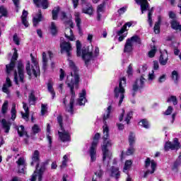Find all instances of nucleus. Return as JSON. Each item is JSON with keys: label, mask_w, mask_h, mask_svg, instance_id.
<instances>
[{"label": "nucleus", "mask_w": 181, "mask_h": 181, "mask_svg": "<svg viewBox=\"0 0 181 181\" xmlns=\"http://www.w3.org/2000/svg\"><path fill=\"white\" fill-rule=\"evenodd\" d=\"M60 47H61V53H66L67 56L71 55V50H73V48L71 47V44L70 42H67L66 41H64L60 43Z\"/></svg>", "instance_id": "14"}, {"label": "nucleus", "mask_w": 181, "mask_h": 181, "mask_svg": "<svg viewBox=\"0 0 181 181\" xmlns=\"http://www.w3.org/2000/svg\"><path fill=\"white\" fill-rule=\"evenodd\" d=\"M139 125L140 127H143V128H146V129H148L151 125L149 124V122L146 120V119H143L139 122Z\"/></svg>", "instance_id": "37"}, {"label": "nucleus", "mask_w": 181, "mask_h": 181, "mask_svg": "<svg viewBox=\"0 0 181 181\" xmlns=\"http://www.w3.org/2000/svg\"><path fill=\"white\" fill-rule=\"evenodd\" d=\"M42 21H43V16H42V11L39 10L38 13L33 17V26H37L39 22H42Z\"/></svg>", "instance_id": "26"}, {"label": "nucleus", "mask_w": 181, "mask_h": 181, "mask_svg": "<svg viewBox=\"0 0 181 181\" xmlns=\"http://www.w3.org/2000/svg\"><path fill=\"white\" fill-rule=\"evenodd\" d=\"M134 152H135V148H134V146H130L126 153V155H127V156H129L130 155H132Z\"/></svg>", "instance_id": "56"}, {"label": "nucleus", "mask_w": 181, "mask_h": 181, "mask_svg": "<svg viewBox=\"0 0 181 181\" xmlns=\"http://www.w3.org/2000/svg\"><path fill=\"white\" fill-rule=\"evenodd\" d=\"M87 91L86 89H83L79 93V98L77 100L78 105H84L87 103Z\"/></svg>", "instance_id": "17"}, {"label": "nucleus", "mask_w": 181, "mask_h": 181, "mask_svg": "<svg viewBox=\"0 0 181 181\" xmlns=\"http://www.w3.org/2000/svg\"><path fill=\"white\" fill-rule=\"evenodd\" d=\"M49 29L52 35H56V33H57V26L54 23H51Z\"/></svg>", "instance_id": "46"}, {"label": "nucleus", "mask_w": 181, "mask_h": 181, "mask_svg": "<svg viewBox=\"0 0 181 181\" xmlns=\"http://www.w3.org/2000/svg\"><path fill=\"white\" fill-rule=\"evenodd\" d=\"M47 55L46 54V52H42V66L44 69H46V66H47Z\"/></svg>", "instance_id": "48"}, {"label": "nucleus", "mask_w": 181, "mask_h": 181, "mask_svg": "<svg viewBox=\"0 0 181 181\" xmlns=\"http://www.w3.org/2000/svg\"><path fill=\"white\" fill-rule=\"evenodd\" d=\"M1 124L4 129L5 130V132L8 134V132H9V130L11 129V122H6V119H3L1 120Z\"/></svg>", "instance_id": "31"}, {"label": "nucleus", "mask_w": 181, "mask_h": 181, "mask_svg": "<svg viewBox=\"0 0 181 181\" xmlns=\"http://www.w3.org/2000/svg\"><path fill=\"white\" fill-rule=\"evenodd\" d=\"M16 163H17L18 167V172L20 173H25V168L26 167V160H25V158L21 157L16 161Z\"/></svg>", "instance_id": "19"}, {"label": "nucleus", "mask_w": 181, "mask_h": 181, "mask_svg": "<svg viewBox=\"0 0 181 181\" xmlns=\"http://www.w3.org/2000/svg\"><path fill=\"white\" fill-rule=\"evenodd\" d=\"M156 165H157L156 161H155L154 160H151L150 158H147L145 160V168L148 169L151 166V170L146 171L144 175V177H146V175L148 173H151V175H152V173H155V171L156 170Z\"/></svg>", "instance_id": "12"}, {"label": "nucleus", "mask_w": 181, "mask_h": 181, "mask_svg": "<svg viewBox=\"0 0 181 181\" xmlns=\"http://www.w3.org/2000/svg\"><path fill=\"white\" fill-rule=\"evenodd\" d=\"M89 155L90 156V161L95 162L97 159V147L90 146L89 149Z\"/></svg>", "instance_id": "24"}, {"label": "nucleus", "mask_w": 181, "mask_h": 181, "mask_svg": "<svg viewBox=\"0 0 181 181\" xmlns=\"http://www.w3.org/2000/svg\"><path fill=\"white\" fill-rule=\"evenodd\" d=\"M47 90L49 93L52 95V98H54L56 97V93L54 92V89L53 88V83L49 82L47 83Z\"/></svg>", "instance_id": "36"}, {"label": "nucleus", "mask_w": 181, "mask_h": 181, "mask_svg": "<svg viewBox=\"0 0 181 181\" xmlns=\"http://www.w3.org/2000/svg\"><path fill=\"white\" fill-rule=\"evenodd\" d=\"M168 60H169L168 51H166V49H164L162 52H160L159 63L160 64H161V66H166V64H168Z\"/></svg>", "instance_id": "18"}, {"label": "nucleus", "mask_w": 181, "mask_h": 181, "mask_svg": "<svg viewBox=\"0 0 181 181\" xmlns=\"http://www.w3.org/2000/svg\"><path fill=\"white\" fill-rule=\"evenodd\" d=\"M172 77L175 83H177V81H179V74H177V71H173L172 73Z\"/></svg>", "instance_id": "52"}, {"label": "nucleus", "mask_w": 181, "mask_h": 181, "mask_svg": "<svg viewBox=\"0 0 181 181\" xmlns=\"http://www.w3.org/2000/svg\"><path fill=\"white\" fill-rule=\"evenodd\" d=\"M69 67L72 69L73 72L71 73L70 75L66 76V83L68 87L71 88V97L70 99L69 105L66 106V111L69 112L70 114H73L74 107V98L76 97V93H74V88H78V82L80 81V77H78V74H77V68L74 64L73 61L69 59Z\"/></svg>", "instance_id": "1"}, {"label": "nucleus", "mask_w": 181, "mask_h": 181, "mask_svg": "<svg viewBox=\"0 0 181 181\" xmlns=\"http://www.w3.org/2000/svg\"><path fill=\"white\" fill-rule=\"evenodd\" d=\"M11 114V119L13 121H15V119L16 118V104H15V103L13 104Z\"/></svg>", "instance_id": "42"}, {"label": "nucleus", "mask_w": 181, "mask_h": 181, "mask_svg": "<svg viewBox=\"0 0 181 181\" xmlns=\"http://www.w3.org/2000/svg\"><path fill=\"white\" fill-rule=\"evenodd\" d=\"M167 102L173 103V105H177V98H176V96H170V98H168Z\"/></svg>", "instance_id": "49"}, {"label": "nucleus", "mask_w": 181, "mask_h": 181, "mask_svg": "<svg viewBox=\"0 0 181 181\" xmlns=\"http://www.w3.org/2000/svg\"><path fill=\"white\" fill-rule=\"evenodd\" d=\"M34 4L37 5V6H42L43 9H47L49 8V2L47 0H33Z\"/></svg>", "instance_id": "28"}, {"label": "nucleus", "mask_w": 181, "mask_h": 181, "mask_svg": "<svg viewBox=\"0 0 181 181\" xmlns=\"http://www.w3.org/2000/svg\"><path fill=\"white\" fill-rule=\"evenodd\" d=\"M104 113H103V125H107V119H109V118L111 117V114L114 111V108L112 107V105H109L106 109L104 110Z\"/></svg>", "instance_id": "16"}, {"label": "nucleus", "mask_w": 181, "mask_h": 181, "mask_svg": "<svg viewBox=\"0 0 181 181\" xmlns=\"http://www.w3.org/2000/svg\"><path fill=\"white\" fill-rule=\"evenodd\" d=\"M23 108L25 111V113H23V112H21L22 117L25 121H28V119H29V108L26 105V103H23Z\"/></svg>", "instance_id": "29"}, {"label": "nucleus", "mask_w": 181, "mask_h": 181, "mask_svg": "<svg viewBox=\"0 0 181 181\" xmlns=\"http://www.w3.org/2000/svg\"><path fill=\"white\" fill-rule=\"evenodd\" d=\"M125 86H127V79L125 77H122L119 80V86H117L114 90L115 98L119 100V107L121 106L124 98H125Z\"/></svg>", "instance_id": "6"}, {"label": "nucleus", "mask_w": 181, "mask_h": 181, "mask_svg": "<svg viewBox=\"0 0 181 181\" xmlns=\"http://www.w3.org/2000/svg\"><path fill=\"white\" fill-rule=\"evenodd\" d=\"M137 5H140L141 9V13H144L145 11H148L149 8V4L146 0H135Z\"/></svg>", "instance_id": "20"}, {"label": "nucleus", "mask_w": 181, "mask_h": 181, "mask_svg": "<svg viewBox=\"0 0 181 181\" xmlns=\"http://www.w3.org/2000/svg\"><path fill=\"white\" fill-rule=\"evenodd\" d=\"M65 37L70 40L71 42H74L76 37L73 35V30L70 28H66L65 30Z\"/></svg>", "instance_id": "27"}, {"label": "nucleus", "mask_w": 181, "mask_h": 181, "mask_svg": "<svg viewBox=\"0 0 181 181\" xmlns=\"http://www.w3.org/2000/svg\"><path fill=\"white\" fill-rule=\"evenodd\" d=\"M162 22V18L160 16L158 17V21L156 23L154 26V32L158 34L160 32V23Z\"/></svg>", "instance_id": "39"}, {"label": "nucleus", "mask_w": 181, "mask_h": 181, "mask_svg": "<svg viewBox=\"0 0 181 181\" xmlns=\"http://www.w3.org/2000/svg\"><path fill=\"white\" fill-rule=\"evenodd\" d=\"M8 100H6L1 107V112L2 114H6L7 111H8Z\"/></svg>", "instance_id": "51"}, {"label": "nucleus", "mask_w": 181, "mask_h": 181, "mask_svg": "<svg viewBox=\"0 0 181 181\" xmlns=\"http://www.w3.org/2000/svg\"><path fill=\"white\" fill-rule=\"evenodd\" d=\"M127 73L128 76H132V73H134V71L132 70V64L129 65Z\"/></svg>", "instance_id": "62"}, {"label": "nucleus", "mask_w": 181, "mask_h": 181, "mask_svg": "<svg viewBox=\"0 0 181 181\" xmlns=\"http://www.w3.org/2000/svg\"><path fill=\"white\" fill-rule=\"evenodd\" d=\"M83 13H86V15H89L91 16L93 15L94 10L93 9V6L88 5L86 7H83L82 8Z\"/></svg>", "instance_id": "30"}, {"label": "nucleus", "mask_w": 181, "mask_h": 181, "mask_svg": "<svg viewBox=\"0 0 181 181\" xmlns=\"http://www.w3.org/2000/svg\"><path fill=\"white\" fill-rule=\"evenodd\" d=\"M155 78H156V76H155V71L152 70L148 73V81H149V83H152Z\"/></svg>", "instance_id": "44"}, {"label": "nucleus", "mask_w": 181, "mask_h": 181, "mask_svg": "<svg viewBox=\"0 0 181 181\" xmlns=\"http://www.w3.org/2000/svg\"><path fill=\"white\" fill-rule=\"evenodd\" d=\"M12 86V82L11 81V79L9 77H7L6 78V83L4 84L2 88L3 93H5L6 94H9V88Z\"/></svg>", "instance_id": "25"}, {"label": "nucleus", "mask_w": 181, "mask_h": 181, "mask_svg": "<svg viewBox=\"0 0 181 181\" xmlns=\"http://www.w3.org/2000/svg\"><path fill=\"white\" fill-rule=\"evenodd\" d=\"M14 53L11 58L10 64L6 65V73L7 74H11L14 73V81L16 84H19V83H23V78H25V75L23 74V64L22 62H19L18 64V73L17 74L16 71H13L15 68V62L18 60V50L16 48L13 49Z\"/></svg>", "instance_id": "3"}, {"label": "nucleus", "mask_w": 181, "mask_h": 181, "mask_svg": "<svg viewBox=\"0 0 181 181\" xmlns=\"http://www.w3.org/2000/svg\"><path fill=\"white\" fill-rule=\"evenodd\" d=\"M171 28L172 29H174V30H177L181 32V25L175 20L171 21Z\"/></svg>", "instance_id": "34"}, {"label": "nucleus", "mask_w": 181, "mask_h": 181, "mask_svg": "<svg viewBox=\"0 0 181 181\" xmlns=\"http://www.w3.org/2000/svg\"><path fill=\"white\" fill-rule=\"evenodd\" d=\"M179 140L177 139H175L173 142L168 141L165 145V151H169L171 149L172 151H175V149H179Z\"/></svg>", "instance_id": "15"}, {"label": "nucleus", "mask_w": 181, "mask_h": 181, "mask_svg": "<svg viewBox=\"0 0 181 181\" xmlns=\"http://www.w3.org/2000/svg\"><path fill=\"white\" fill-rule=\"evenodd\" d=\"M132 111H126L125 109L122 110V114L119 117V121L122 122V121H124L126 124H129L131 122V119H132Z\"/></svg>", "instance_id": "11"}, {"label": "nucleus", "mask_w": 181, "mask_h": 181, "mask_svg": "<svg viewBox=\"0 0 181 181\" xmlns=\"http://www.w3.org/2000/svg\"><path fill=\"white\" fill-rule=\"evenodd\" d=\"M131 166H132V161L131 160H127L125 163L123 168L124 173H128V170L131 169Z\"/></svg>", "instance_id": "35"}, {"label": "nucleus", "mask_w": 181, "mask_h": 181, "mask_svg": "<svg viewBox=\"0 0 181 181\" xmlns=\"http://www.w3.org/2000/svg\"><path fill=\"white\" fill-rule=\"evenodd\" d=\"M69 155H64L63 158H62V165L61 167L62 168H66L67 166V162H69Z\"/></svg>", "instance_id": "50"}, {"label": "nucleus", "mask_w": 181, "mask_h": 181, "mask_svg": "<svg viewBox=\"0 0 181 181\" xmlns=\"http://www.w3.org/2000/svg\"><path fill=\"white\" fill-rule=\"evenodd\" d=\"M57 122L59 125V130L58 131V134L60 141H62V142H70V133L64 130L63 128V118L62 116L57 117Z\"/></svg>", "instance_id": "8"}, {"label": "nucleus", "mask_w": 181, "mask_h": 181, "mask_svg": "<svg viewBox=\"0 0 181 181\" xmlns=\"http://www.w3.org/2000/svg\"><path fill=\"white\" fill-rule=\"evenodd\" d=\"M172 112H173V107L172 106H168V107L164 112V115H170Z\"/></svg>", "instance_id": "57"}, {"label": "nucleus", "mask_w": 181, "mask_h": 181, "mask_svg": "<svg viewBox=\"0 0 181 181\" xmlns=\"http://www.w3.org/2000/svg\"><path fill=\"white\" fill-rule=\"evenodd\" d=\"M144 86H145V78L141 76L137 78L134 84L133 85L132 89V95H135V92L138 91V90L143 88Z\"/></svg>", "instance_id": "13"}, {"label": "nucleus", "mask_w": 181, "mask_h": 181, "mask_svg": "<svg viewBox=\"0 0 181 181\" xmlns=\"http://www.w3.org/2000/svg\"><path fill=\"white\" fill-rule=\"evenodd\" d=\"M40 155V153H39V151L36 150L33 152L32 156V161H31V166H35V165H37L36 170L34 172L33 175H36L35 177L37 178L38 181H42V176L43 175V172H45V169L46 168L45 167V163L41 164V167L39 168V156Z\"/></svg>", "instance_id": "5"}, {"label": "nucleus", "mask_w": 181, "mask_h": 181, "mask_svg": "<svg viewBox=\"0 0 181 181\" xmlns=\"http://www.w3.org/2000/svg\"><path fill=\"white\" fill-rule=\"evenodd\" d=\"M50 134V124H47V139L49 144V146L52 145V136L49 135Z\"/></svg>", "instance_id": "45"}, {"label": "nucleus", "mask_w": 181, "mask_h": 181, "mask_svg": "<svg viewBox=\"0 0 181 181\" xmlns=\"http://www.w3.org/2000/svg\"><path fill=\"white\" fill-rule=\"evenodd\" d=\"M119 15H122L127 12V7H122L118 10Z\"/></svg>", "instance_id": "64"}, {"label": "nucleus", "mask_w": 181, "mask_h": 181, "mask_svg": "<svg viewBox=\"0 0 181 181\" xmlns=\"http://www.w3.org/2000/svg\"><path fill=\"white\" fill-rule=\"evenodd\" d=\"M158 81L160 83H165V81H166V74H163L160 76V77L158 79Z\"/></svg>", "instance_id": "58"}, {"label": "nucleus", "mask_w": 181, "mask_h": 181, "mask_svg": "<svg viewBox=\"0 0 181 181\" xmlns=\"http://www.w3.org/2000/svg\"><path fill=\"white\" fill-rule=\"evenodd\" d=\"M153 9L152 8L151 10L148 11V23L150 25V26H152V13H153Z\"/></svg>", "instance_id": "53"}, {"label": "nucleus", "mask_w": 181, "mask_h": 181, "mask_svg": "<svg viewBox=\"0 0 181 181\" xmlns=\"http://www.w3.org/2000/svg\"><path fill=\"white\" fill-rule=\"evenodd\" d=\"M134 43H141V39L137 35H134L127 40L124 45V52L131 53L134 50Z\"/></svg>", "instance_id": "9"}, {"label": "nucleus", "mask_w": 181, "mask_h": 181, "mask_svg": "<svg viewBox=\"0 0 181 181\" xmlns=\"http://www.w3.org/2000/svg\"><path fill=\"white\" fill-rule=\"evenodd\" d=\"M40 131V128H39V126H37V124H35L33 127V132H34V134H37Z\"/></svg>", "instance_id": "61"}, {"label": "nucleus", "mask_w": 181, "mask_h": 181, "mask_svg": "<svg viewBox=\"0 0 181 181\" xmlns=\"http://www.w3.org/2000/svg\"><path fill=\"white\" fill-rule=\"evenodd\" d=\"M81 15V14L78 12L74 13L75 22L76 23V26L78 28L80 35L83 33V31L81 30V18H80Z\"/></svg>", "instance_id": "23"}, {"label": "nucleus", "mask_w": 181, "mask_h": 181, "mask_svg": "<svg viewBox=\"0 0 181 181\" xmlns=\"http://www.w3.org/2000/svg\"><path fill=\"white\" fill-rule=\"evenodd\" d=\"M135 141H136V139L135 137V134L130 133L129 135V142L130 146H134V144H135Z\"/></svg>", "instance_id": "40"}, {"label": "nucleus", "mask_w": 181, "mask_h": 181, "mask_svg": "<svg viewBox=\"0 0 181 181\" xmlns=\"http://www.w3.org/2000/svg\"><path fill=\"white\" fill-rule=\"evenodd\" d=\"M109 173L112 177H115V179H119L121 176V173H119V169L118 167L112 166L111 169L109 171Z\"/></svg>", "instance_id": "22"}, {"label": "nucleus", "mask_w": 181, "mask_h": 181, "mask_svg": "<svg viewBox=\"0 0 181 181\" xmlns=\"http://www.w3.org/2000/svg\"><path fill=\"white\" fill-rule=\"evenodd\" d=\"M100 136H101L100 135V133H96L93 137V141L90 146L97 147V146L98 145V141H99Z\"/></svg>", "instance_id": "38"}, {"label": "nucleus", "mask_w": 181, "mask_h": 181, "mask_svg": "<svg viewBox=\"0 0 181 181\" xmlns=\"http://www.w3.org/2000/svg\"><path fill=\"white\" fill-rule=\"evenodd\" d=\"M76 54L78 57L81 56L83 60H84L86 66L90 63V62L97 59L100 56V48L95 46L92 52H89L87 48L81 49V43L79 40L76 41Z\"/></svg>", "instance_id": "4"}, {"label": "nucleus", "mask_w": 181, "mask_h": 181, "mask_svg": "<svg viewBox=\"0 0 181 181\" xmlns=\"http://www.w3.org/2000/svg\"><path fill=\"white\" fill-rule=\"evenodd\" d=\"M47 112V105L42 104L41 105V114L42 115H45Z\"/></svg>", "instance_id": "55"}, {"label": "nucleus", "mask_w": 181, "mask_h": 181, "mask_svg": "<svg viewBox=\"0 0 181 181\" xmlns=\"http://www.w3.org/2000/svg\"><path fill=\"white\" fill-rule=\"evenodd\" d=\"M132 26V22L126 23L121 30L117 32V36H119L118 40L119 42H122L125 37H127L128 35V29L127 27L131 28Z\"/></svg>", "instance_id": "10"}, {"label": "nucleus", "mask_w": 181, "mask_h": 181, "mask_svg": "<svg viewBox=\"0 0 181 181\" xmlns=\"http://www.w3.org/2000/svg\"><path fill=\"white\" fill-rule=\"evenodd\" d=\"M59 12H60V8L59 7H55L52 10V19L54 21H56L57 19V15H59Z\"/></svg>", "instance_id": "43"}, {"label": "nucleus", "mask_w": 181, "mask_h": 181, "mask_svg": "<svg viewBox=\"0 0 181 181\" xmlns=\"http://www.w3.org/2000/svg\"><path fill=\"white\" fill-rule=\"evenodd\" d=\"M103 142L101 144L103 152V160L104 163L110 165V161L112 159V152L108 149L112 146V141L110 139V127L108 124L103 126Z\"/></svg>", "instance_id": "2"}, {"label": "nucleus", "mask_w": 181, "mask_h": 181, "mask_svg": "<svg viewBox=\"0 0 181 181\" xmlns=\"http://www.w3.org/2000/svg\"><path fill=\"white\" fill-rule=\"evenodd\" d=\"M27 16H28V11L24 10L21 16V21H22V23L24 25V26H25V28H28V26H29V23H28V20L26 18Z\"/></svg>", "instance_id": "33"}, {"label": "nucleus", "mask_w": 181, "mask_h": 181, "mask_svg": "<svg viewBox=\"0 0 181 181\" xmlns=\"http://www.w3.org/2000/svg\"><path fill=\"white\" fill-rule=\"evenodd\" d=\"M59 18L63 21V22H66L67 25L70 26V28H74V23H73V21L69 20L67 18V16L66 15V13L64 11H61L59 14Z\"/></svg>", "instance_id": "21"}, {"label": "nucleus", "mask_w": 181, "mask_h": 181, "mask_svg": "<svg viewBox=\"0 0 181 181\" xmlns=\"http://www.w3.org/2000/svg\"><path fill=\"white\" fill-rule=\"evenodd\" d=\"M95 175L100 179L103 177V175H104V172L103 170L99 169L95 173Z\"/></svg>", "instance_id": "60"}, {"label": "nucleus", "mask_w": 181, "mask_h": 181, "mask_svg": "<svg viewBox=\"0 0 181 181\" xmlns=\"http://www.w3.org/2000/svg\"><path fill=\"white\" fill-rule=\"evenodd\" d=\"M8 10L4 6H0V18L2 16H7Z\"/></svg>", "instance_id": "47"}, {"label": "nucleus", "mask_w": 181, "mask_h": 181, "mask_svg": "<svg viewBox=\"0 0 181 181\" xmlns=\"http://www.w3.org/2000/svg\"><path fill=\"white\" fill-rule=\"evenodd\" d=\"M156 54V47H153L151 51L148 52V56L150 58L154 57Z\"/></svg>", "instance_id": "54"}, {"label": "nucleus", "mask_w": 181, "mask_h": 181, "mask_svg": "<svg viewBox=\"0 0 181 181\" xmlns=\"http://www.w3.org/2000/svg\"><path fill=\"white\" fill-rule=\"evenodd\" d=\"M65 76H66V74L64 73V71H63V69H60L59 80L61 81L64 79Z\"/></svg>", "instance_id": "63"}, {"label": "nucleus", "mask_w": 181, "mask_h": 181, "mask_svg": "<svg viewBox=\"0 0 181 181\" xmlns=\"http://www.w3.org/2000/svg\"><path fill=\"white\" fill-rule=\"evenodd\" d=\"M13 40L14 43H16L17 45H20L21 40H20L19 37H18V35L15 34L13 36Z\"/></svg>", "instance_id": "59"}, {"label": "nucleus", "mask_w": 181, "mask_h": 181, "mask_svg": "<svg viewBox=\"0 0 181 181\" xmlns=\"http://www.w3.org/2000/svg\"><path fill=\"white\" fill-rule=\"evenodd\" d=\"M30 57H31V62H32V65L30 68V62H28L26 66H25V70L27 71V74L28 76H35V77H37L38 74H40V69L39 68V62L37 61V59H36L35 57H33V54H30Z\"/></svg>", "instance_id": "7"}, {"label": "nucleus", "mask_w": 181, "mask_h": 181, "mask_svg": "<svg viewBox=\"0 0 181 181\" xmlns=\"http://www.w3.org/2000/svg\"><path fill=\"white\" fill-rule=\"evenodd\" d=\"M105 8V2L102 3L98 6V21L101 19V13L104 12V9Z\"/></svg>", "instance_id": "32"}, {"label": "nucleus", "mask_w": 181, "mask_h": 181, "mask_svg": "<svg viewBox=\"0 0 181 181\" xmlns=\"http://www.w3.org/2000/svg\"><path fill=\"white\" fill-rule=\"evenodd\" d=\"M16 128L20 136H23V135H26V132L25 131V127L21 125L20 127H16Z\"/></svg>", "instance_id": "41"}]
</instances>
